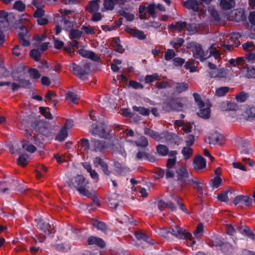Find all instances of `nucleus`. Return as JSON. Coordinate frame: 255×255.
Returning a JSON list of instances; mask_svg holds the SVG:
<instances>
[{"label":"nucleus","instance_id":"1","mask_svg":"<svg viewBox=\"0 0 255 255\" xmlns=\"http://www.w3.org/2000/svg\"><path fill=\"white\" fill-rule=\"evenodd\" d=\"M89 181L83 176L78 175L72 180V184L76 190L82 195L90 198L92 194L89 191Z\"/></svg>","mask_w":255,"mask_h":255},{"label":"nucleus","instance_id":"2","mask_svg":"<svg viewBox=\"0 0 255 255\" xmlns=\"http://www.w3.org/2000/svg\"><path fill=\"white\" fill-rule=\"evenodd\" d=\"M35 221L37 222V228L44 233L45 235L44 237L40 235L37 236V239H35V242L42 243L44 242L46 236H48L52 234V231L53 228L52 226L50 225L49 220L46 218H37L35 219Z\"/></svg>","mask_w":255,"mask_h":255},{"label":"nucleus","instance_id":"3","mask_svg":"<svg viewBox=\"0 0 255 255\" xmlns=\"http://www.w3.org/2000/svg\"><path fill=\"white\" fill-rule=\"evenodd\" d=\"M176 174L177 181L181 183V186L182 187L188 184L189 181L191 179L187 170V166L184 164H181L176 166Z\"/></svg>","mask_w":255,"mask_h":255},{"label":"nucleus","instance_id":"4","mask_svg":"<svg viewBox=\"0 0 255 255\" xmlns=\"http://www.w3.org/2000/svg\"><path fill=\"white\" fill-rule=\"evenodd\" d=\"M167 233H169L173 236L179 239H183V238H188L189 239V241H188V245L191 246H193L195 244V242L193 241L191 238V235L190 233H186L184 229L177 226L171 227Z\"/></svg>","mask_w":255,"mask_h":255},{"label":"nucleus","instance_id":"5","mask_svg":"<svg viewBox=\"0 0 255 255\" xmlns=\"http://www.w3.org/2000/svg\"><path fill=\"white\" fill-rule=\"evenodd\" d=\"M187 47L190 48L193 52V55L196 59H199L200 61H204L208 59V51L204 52L201 45L195 42L190 43Z\"/></svg>","mask_w":255,"mask_h":255},{"label":"nucleus","instance_id":"6","mask_svg":"<svg viewBox=\"0 0 255 255\" xmlns=\"http://www.w3.org/2000/svg\"><path fill=\"white\" fill-rule=\"evenodd\" d=\"M89 67V65L87 63L84 65L83 68L75 63L70 65V69L72 73L84 80L86 79V76L88 74Z\"/></svg>","mask_w":255,"mask_h":255},{"label":"nucleus","instance_id":"7","mask_svg":"<svg viewBox=\"0 0 255 255\" xmlns=\"http://www.w3.org/2000/svg\"><path fill=\"white\" fill-rule=\"evenodd\" d=\"M90 132L94 135H97L100 137L106 138L108 135L109 131L107 129V126L104 124L96 126L93 125L90 130Z\"/></svg>","mask_w":255,"mask_h":255},{"label":"nucleus","instance_id":"8","mask_svg":"<svg viewBox=\"0 0 255 255\" xmlns=\"http://www.w3.org/2000/svg\"><path fill=\"white\" fill-rule=\"evenodd\" d=\"M108 147L106 141L95 138L91 140V150L96 152H102Z\"/></svg>","mask_w":255,"mask_h":255},{"label":"nucleus","instance_id":"9","mask_svg":"<svg viewBox=\"0 0 255 255\" xmlns=\"http://www.w3.org/2000/svg\"><path fill=\"white\" fill-rule=\"evenodd\" d=\"M35 130L45 136H49L52 132V129L49 124L43 121H39L35 126Z\"/></svg>","mask_w":255,"mask_h":255},{"label":"nucleus","instance_id":"10","mask_svg":"<svg viewBox=\"0 0 255 255\" xmlns=\"http://www.w3.org/2000/svg\"><path fill=\"white\" fill-rule=\"evenodd\" d=\"M18 29L20 30L18 33L19 42L23 46H28L30 44V41L27 29L23 25H19Z\"/></svg>","mask_w":255,"mask_h":255},{"label":"nucleus","instance_id":"11","mask_svg":"<svg viewBox=\"0 0 255 255\" xmlns=\"http://www.w3.org/2000/svg\"><path fill=\"white\" fill-rule=\"evenodd\" d=\"M193 186L194 189L197 191V192L200 195H203L204 189L203 187V182L201 179L197 177H192L189 181V183Z\"/></svg>","mask_w":255,"mask_h":255},{"label":"nucleus","instance_id":"12","mask_svg":"<svg viewBox=\"0 0 255 255\" xmlns=\"http://www.w3.org/2000/svg\"><path fill=\"white\" fill-rule=\"evenodd\" d=\"M218 108L223 111H236L238 109V106L234 103L228 101L221 102L218 105Z\"/></svg>","mask_w":255,"mask_h":255},{"label":"nucleus","instance_id":"13","mask_svg":"<svg viewBox=\"0 0 255 255\" xmlns=\"http://www.w3.org/2000/svg\"><path fill=\"white\" fill-rule=\"evenodd\" d=\"M193 168L196 171L202 170L206 167V161L201 156H198L193 160Z\"/></svg>","mask_w":255,"mask_h":255},{"label":"nucleus","instance_id":"14","mask_svg":"<svg viewBox=\"0 0 255 255\" xmlns=\"http://www.w3.org/2000/svg\"><path fill=\"white\" fill-rule=\"evenodd\" d=\"M207 74L210 78H222L227 75L226 71L224 68H216L213 71H207Z\"/></svg>","mask_w":255,"mask_h":255},{"label":"nucleus","instance_id":"15","mask_svg":"<svg viewBox=\"0 0 255 255\" xmlns=\"http://www.w3.org/2000/svg\"><path fill=\"white\" fill-rule=\"evenodd\" d=\"M126 31L133 37L138 38L139 40H144L146 39V35L143 31L133 29L130 27H128L126 29Z\"/></svg>","mask_w":255,"mask_h":255},{"label":"nucleus","instance_id":"16","mask_svg":"<svg viewBox=\"0 0 255 255\" xmlns=\"http://www.w3.org/2000/svg\"><path fill=\"white\" fill-rule=\"evenodd\" d=\"M144 131L145 134L150 136L156 141H160L161 139L165 137L166 136L165 133L163 132L161 134H159L157 132L147 128H145L144 129Z\"/></svg>","mask_w":255,"mask_h":255},{"label":"nucleus","instance_id":"17","mask_svg":"<svg viewBox=\"0 0 255 255\" xmlns=\"http://www.w3.org/2000/svg\"><path fill=\"white\" fill-rule=\"evenodd\" d=\"M223 136L216 132H213V133H210L208 136L209 143L210 144H216L219 143L221 140L222 139Z\"/></svg>","mask_w":255,"mask_h":255},{"label":"nucleus","instance_id":"18","mask_svg":"<svg viewBox=\"0 0 255 255\" xmlns=\"http://www.w3.org/2000/svg\"><path fill=\"white\" fill-rule=\"evenodd\" d=\"M79 54L83 57L90 58L94 61H98L99 57L92 51L81 49L79 51Z\"/></svg>","mask_w":255,"mask_h":255},{"label":"nucleus","instance_id":"19","mask_svg":"<svg viewBox=\"0 0 255 255\" xmlns=\"http://www.w3.org/2000/svg\"><path fill=\"white\" fill-rule=\"evenodd\" d=\"M88 243L90 245H96L101 248H104L105 246V243L102 239L94 236L88 239Z\"/></svg>","mask_w":255,"mask_h":255},{"label":"nucleus","instance_id":"20","mask_svg":"<svg viewBox=\"0 0 255 255\" xmlns=\"http://www.w3.org/2000/svg\"><path fill=\"white\" fill-rule=\"evenodd\" d=\"M7 13L5 11H0V29H4L8 25L7 19Z\"/></svg>","mask_w":255,"mask_h":255},{"label":"nucleus","instance_id":"21","mask_svg":"<svg viewBox=\"0 0 255 255\" xmlns=\"http://www.w3.org/2000/svg\"><path fill=\"white\" fill-rule=\"evenodd\" d=\"M241 37V35L238 32H233L229 36V39L228 40L229 43L233 42L232 44L235 47H237L240 44L239 39Z\"/></svg>","mask_w":255,"mask_h":255},{"label":"nucleus","instance_id":"22","mask_svg":"<svg viewBox=\"0 0 255 255\" xmlns=\"http://www.w3.org/2000/svg\"><path fill=\"white\" fill-rule=\"evenodd\" d=\"M207 51H208V58L212 56L215 59L220 58V53L219 50L217 49L216 44H212Z\"/></svg>","mask_w":255,"mask_h":255},{"label":"nucleus","instance_id":"23","mask_svg":"<svg viewBox=\"0 0 255 255\" xmlns=\"http://www.w3.org/2000/svg\"><path fill=\"white\" fill-rule=\"evenodd\" d=\"M184 5L187 8L194 11H197L199 10V3L195 0H187L184 2Z\"/></svg>","mask_w":255,"mask_h":255},{"label":"nucleus","instance_id":"24","mask_svg":"<svg viewBox=\"0 0 255 255\" xmlns=\"http://www.w3.org/2000/svg\"><path fill=\"white\" fill-rule=\"evenodd\" d=\"M100 0H93L89 2L88 6H86V9L90 12H94L99 9V2Z\"/></svg>","mask_w":255,"mask_h":255},{"label":"nucleus","instance_id":"25","mask_svg":"<svg viewBox=\"0 0 255 255\" xmlns=\"http://www.w3.org/2000/svg\"><path fill=\"white\" fill-rule=\"evenodd\" d=\"M75 22L71 21L66 19V17H63L60 21L61 25L63 26V29L66 30H70L73 29Z\"/></svg>","mask_w":255,"mask_h":255},{"label":"nucleus","instance_id":"26","mask_svg":"<svg viewBox=\"0 0 255 255\" xmlns=\"http://www.w3.org/2000/svg\"><path fill=\"white\" fill-rule=\"evenodd\" d=\"M200 109V112L198 113V116L203 119H208L210 115V106L206 105V107Z\"/></svg>","mask_w":255,"mask_h":255},{"label":"nucleus","instance_id":"27","mask_svg":"<svg viewBox=\"0 0 255 255\" xmlns=\"http://www.w3.org/2000/svg\"><path fill=\"white\" fill-rule=\"evenodd\" d=\"M25 49L20 45H15L12 49V54L16 57H22L25 53Z\"/></svg>","mask_w":255,"mask_h":255},{"label":"nucleus","instance_id":"28","mask_svg":"<svg viewBox=\"0 0 255 255\" xmlns=\"http://www.w3.org/2000/svg\"><path fill=\"white\" fill-rule=\"evenodd\" d=\"M165 104L168 105V107L167 108V110H179V109L182 107L181 104L177 102L174 99L171 100L168 103H166Z\"/></svg>","mask_w":255,"mask_h":255},{"label":"nucleus","instance_id":"29","mask_svg":"<svg viewBox=\"0 0 255 255\" xmlns=\"http://www.w3.org/2000/svg\"><path fill=\"white\" fill-rule=\"evenodd\" d=\"M116 0H104L103 2L104 7L101 8L102 11L106 10H112L114 9Z\"/></svg>","mask_w":255,"mask_h":255},{"label":"nucleus","instance_id":"30","mask_svg":"<svg viewBox=\"0 0 255 255\" xmlns=\"http://www.w3.org/2000/svg\"><path fill=\"white\" fill-rule=\"evenodd\" d=\"M181 153L184 156V158L185 160H188L193 154V149L190 147L185 146L182 148Z\"/></svg>","mask_w":255,"mask_h":255},{"label":"nucleus","instance_id":"31","mask_svg":"<svg viewBox=\"0 0 255 255\" xmlns=\"http://www.w3.org/2000/svg\"><path fill=\"white\" fill-rule=\"evenodd\" d=\"M235 1L230 2L227 0H221L220 1V6L221 8L225 10H228L233 8L235 6Z\"/></svg>","mask_w":255,"mask_h":255},{"label":"nucleus","instance_id":"32","mask_svg":"<svg viewBox=\"0 0 255 255\" xmlns=\"http://www.w3.org/2000/svg\"><path fill=\"white\" fill-rule=\"evenodd\" d=\"M82 31L79 30L72 29L69 31V36L71 39H79L82 36Z\"/></svg>","mask_w":255,"mask_h":255},{"label":"nucleus","instance_id":"33","mask_svg":"<svg viewBox=\"0 0 255 255\" xmlns=\"http://www.w3.org/2000/svg\"><path fill=\"white\" fill-rule=\"evenodd\" d=\"M22 147L24 150L31 153L34 152L36 150L35 146L27 141H24L22 143Z\"/></svg>","mask_w":255,"mask_h":255},{"label":"nucleus","instance_id":"34","mask_svg":"<svg viewBox=\"0 0 255 255\" xmlns=\"http://www.w3.org/2000/svg\"><path fill=\"white\" fill-rule=\"evenodd\" d=\"M132 144H135L137 146L145 147L148 145V142L147 138L145 137L141 136L139 139L138 141H133Z\"/></svg>","mask_w":255,"mask_h":255},{"label":"nucleus","instance_id":"35","mask_svg":"<svg viewBox=\"0 0 255 255\" xmlns=\"http://www.w3.org/2000/svg\"><path fill=\"white\" fill-rule=\"evenodd\" d=\"M156 151L159 155L162 156H166L168 153V147L163 144H158L156 146Z\"/></svg>","mask_w":255,"mask_h":255},{"label":"nucleus","instance_id":"36","mask_svg":"<svg viewBox=\"0 0 255 255\" xmlns=\"http://www.w3.org/2000/svg\"><path fill=\"white\" fill-rule=\"evenodd\" d=\"M132 109L134 111L137 112L144 116H148L150 113V110L148 109L142 107L134 106L132 107Z\"/></svg>","mask_w":255,"mask_h":255},{"label":"nucleus","instance_id":"37","mask_svg":"<svg viewBox=\"0 0 255 255\" xmlns=\"http://www.w3.org/2000/svg\"><path fill=\"white\" fill-rule=\"evenodd\" d=\"M92 224L94 227L96 228L98 230H101L103 232H105L107 230V226L105 223L98 220H94Z\"/></svg>","mask_w":255,"mask_h":255},{"label":"nucleus","instance_id":"38","mask_svg":"<svg viewBox=\"0 0 255 255\" xmlns=\"http://www.w3.org/2000/svg\"><path fill=\"white\" fill-rule=\"evenodd\" d=\"M30 156L28 154L20 155L17 160V164L23 167L26 166L28 163L27 159Z\"/></svg>","mask_w":255,"mask_h":255},{"label":"nucleus","instance_id":"39","mask_svg":"<svg viewBox=\"0 0 255 255\" xmlns=\"http://www.w3.org/2000/svg\"><path fill=\"white\" fill-rule=\"evenodd\" d=\"M68 136V131L63 128H62L59 132L58 133L57 135L56 136V139L59 141H62L67 137Z\"/></svg>","mask_w":255,"mask_h":255},{"label":"nucleus","instance_id":"40","mask_svg":"<svg viewBox=\"0 0 255 255\" xmlns=\"http://www.w3.org/2000/svg\"><path fill=\"white\" fill-rule=\"evenodd\" d=\"M160 77L159 75L155 73L152 75H147L144 78L145 83H150L156 80H159Z\"/></svg>","mask_w":255,"mask_h":255},{"label":"nucleus","instance_id":"41","mask_svg":"<svg viewBox=\"0 0 255 255\" xmlns=\"http://www.w3.org/2000/svg\"><path fill=\"white\" fill-rule=\"evenodd\" d=\"M13 79L15 81H18L19 82V85L21 87L26 88L28 87L29 85L30 84V82L29 80H25V79H20L19 77L16 75L15 74L13 73Z\"/></svg>","mask_w":255,"mask_h":255},{"label":"nucleus","instance_id":"42","mask_svg":"<svg viewBox=\"0 0 255 255\" xmlns=\"http://www.w3.org/2000/svg\"><path fill=\"white\" fill-rule=\"evenodd\" d=\"M229 91L228 87H222L218 88L216 90L215 95L218 97L224 96Z\"/></svg>","mask_w":255,"mask_h":255},{"label":"nucleus","instance_id":"43","mask_svg":"<svg viewBox=\"0 0 255 255\" xmlns=\"http://www.w3.org/2000/svg\"><path fill=\"white\" fill-rule=\"evenodd\" d=\"M188 86L187 84L185 83H177L175 87V92L177 93H182L183 92L186 91L188 90Z\"/></svg>","mask_w":255,"mask_h":255},{"label":"nucleus","instance_id":"44","mask_svg":"<svg viewBox=\"0 0 255 255\" xmlns=\"http://www.w3.org/2000/svg\"><path fill=\"white\" fill-rule=\"evenodd\" d=\"M66 98L73 103H76V101L79 99V96L72 92H68L66 94Z\"/></svg>","mask_w":255,"mask_h":255},{"label":"nucleus","instance_id":"45","mask_svg":"<svg viewBox=\"0 0 255 255\" xmlns=\"http://www.w3.org/2000/svg\"><path fill=\"white\" fill-rule=\"evenodd\" d=\"M146 25L148 28L151 27L158 31H160L162 29L161 27V23L158 22L149 21L146 24Z\"/></svg>","mask_w":255,"mask_h":255},{"label":"nucleus","instance_id":"46","mask_svg":"<svg viewBox=\"0 0 255 255\" xmlns=\"http://www.w3.org/2000/svg\"><path fill=\"white\" fill-rule=\"evenodd\" d=\"M204 226L202 223H199L197 225L196 230L194 232V234L197 239H200L203 234Z\"/></svg>","mask_w":255,"mask_h":255},{"label":"nucleus","instance_id":"47","mask_svg":"<svg viewBox=\"0 0 255 255\" xmlns=\"http://www.w3.org/2000/svg\"><path fill=\"white\" fill-rule=\"evenodd\" d=\"M154 86L159 90L169 88L171 87L170 83L166 81H161L156 82Z\"/></svg>","mask_w":255,"mask_h":255},{"label":"nucleus","instance_id":"48","mask_svg":"<svg viewBox=\"0 0 255 255\" xmlns=\"http://www.w3.org/2000/svg\"><path fill=\"white\" fill-rule=\"evenodd\" d=\"M232 194V192L230 190L226 191L218 196V199L222 202H227L229 201V199L228 197V194Z\"/></svg>","mask_w":255,"mask_h":255},{"label":"nucleus","instance_id":"49","mask_svg":"<svg viewBox=\"0 0 255 255\" xmlns=\"http://www.w3.org/2000/svg\"><path fill=\"white\" fill-rule=\"evenodd\" d=\"M222 181V178L217 176L211 180L210 184L213 188H218L221 184Z\"/></svg>","mask_w":255,"mask_h":255},{"label":"nucleus","instance_id":"50","mask_svg":"<svg viewBox=\"0 0 255 255\" xmlns=\"http://www.w3.org/2000/svg\"><path fill=\"white\" fill-rule=\"evenodd\" d=\"M30 56L35 61H38L40 60L41 52L38 49H33L30 52Z\"/></svg>","mask_w":255,"mask_h":255},{"label":"nucleus","instance_id":"51","mask_svg":"<svg viewBox=\"0 0 255 255\" xmlns=\"http://www.w3.org/2000/svg\"><path fill=\"white\" fill-rule=\"evenodd\" d=\"M39 111L41 114L44 116L45 118L51 120L52 119V116L50 112L48 111V109L46 108L40 107H39Z\"/></svg>","mask_w":255,"mask_h":255},{"label":"nucleus","instance_id":"52","mask_svg":"<svg viewBox=\"0 0 255 255\" xmlns=\"http://www.w3.org/2000/svg\"><path fill=\"white\" fill-rule=\"evenodd\" d=\"M194 63V60L193 59H190L186 62L185 64V67L186 69H189L191 72L196 71V67L193 66Z\"/></svg>","mask_w":255,"mask_h":255},{"label":"nucleus","instance_id":"53","mask_svg":"<svg viewBox=\"0 0 255 255\" xmlns=\"http://www.w3.org/2000/svg\"><path fill=\"white\" fill-rule=\"evenodd\" d=\"M136 239L140 241H143L147 243H149V240L147 236L141 232H137L135 233Z\"/></svg>","mask_w":255,"mask_h":255},{"label":"nucleus","instance_id":"54","mask_svg":"<svg viewBox=\"0 0 255 255\" xmlns=\"http://www.w3.org/2000/svg\"><path fill=\"white\" fill-rule=\"evenodd\" d=\"M193 96L199 108H202L205 107L204 102L201 100L200 96L198 93H194Z\"/></svg>","mask_w":255,"mask_h":255},{"label":"nucleus","instance_id":"55","mask_svg":"<svg viewBox=\"0 0 255 255\" xmlns=\"http://www.w3.org/2000/svg\"><path fill=\"white\" fill-rule=\"evenodd\" d=\"M244 50L247 52H251L255 48V45L253 42H247L242 45Z\"/></svg>","mask_w":255,"mask_h":255},{"label":"nucleus","instance_id":"56","mask_svg":"<svg viewBox=\"0 0 255 255\" xmlns=\"http://www.w3.org/2000/svg\"><path fill=\"white\" fill-rule=\"evenodd\" d=\"M25 5L21 1H16L13 4V8L20 11H22L25 9Z\"/></svg>","mask_w":255,"mask_h":255},{"label":"nucleus","instance_id":"57","mask_svg":"<svg viewBox=\"0 0 255 255\" xmlns=\"http://www.w3.org/2000/svg\"><path fill=\"white\" fill-rule=\"evenodd\" d=\"M105 163L106 162L100 157H96L93 159V164L96 167H102Z\"/></svg>","mask_w":255,"mask_h":255},{"label":"nucleus","instance_id":"58","mask_svg":"<svg viewBox=\"0 0 255 255\" xmlns=\"http://www.w3.org/2000/svg\"><path fill=\"white\" fill-rule=\"evenodd\" d=\"M119 13L122 16L124 17L128 21H131L134 18V15L133 14L127 12L125 10H120Z\"/></svg>","mask_w":255,"mask_h":255},{"label":"nucleus","instance_id":"59","mask_svg":"<svg viewBox=\"0 0 255 255\" xmlns=\"http://www.w3.org/2000/svg\"><path fill=\"white\" fill-rule=\"evenodd\" d=\"M246 76L249 78H255V67H248Z\"/></svg>","mask_w":255,"mask_h":255},{"label":"nucleus","instance_id":"60","mask_svg":"<svg viewBox=\"0 0 255 255\" xmlns=\"http://www.w3.org/2000/svg\"><path fill=\"white\" fill-rule=\"evenodd\" d=\"M184 42V40L183 39L178 38L171 41V44L173 45L174 48H178L183 45Z\"/></svg>","mask_w":255,"mask_h":255},{"label":"nucleus","instance_id":"61","mask_svg":"<svg viewBox=\"0 0 255 255\" xmlns=\"http://www.w3.org/2000/svg\"><path fill=\"white\" fill-rule=\"evenodd\" d=\"M80 144L86 150L88 151L91 149V145L88 139L85 138H82L80 140Z\"/></svg>","mask_w":255,"mask_h":255},{"label":"nucleus","instance_id":"62","mask_svg":"<svg viewBox=\"0 0 255 255\" xmlns=\"http://www.w3.org/2000/svg\"><path fill=\"white\" fill-rule=\"evenodd\" d=\"M175 56V53L173 50L168 49L164 55L165 59L167 61L170 60Z\"/></svg>","mask_w":255,"mask_h":255},{"label":"nucleus","instance_id":"63","mask_svg":"<svg viewBox=\"0 0 255 255\" xmlns=\"http://www.w3.org/2000/svg\"><path fill=\"white\" fill-rule=\"evenodd\" d=\"M128 85L134 89H142L143 88V86L141 84L135 81H130Z\"/></svg>","mask_w":255,"mask_h":255},{"label":"nucleus","instance_id":"64","mask_svg":"<svg viewBox=\"0 0 255 255\" xmlns=\"http://www.w3.org/2000/svg\"><path fill=\"white\" fill-rule=\"evenodd\" d=\"M248 19L252 27L255 26V11H252L250 13Z\"/></svg>","mask_w":255,"mask_h":255}]
</instances>
